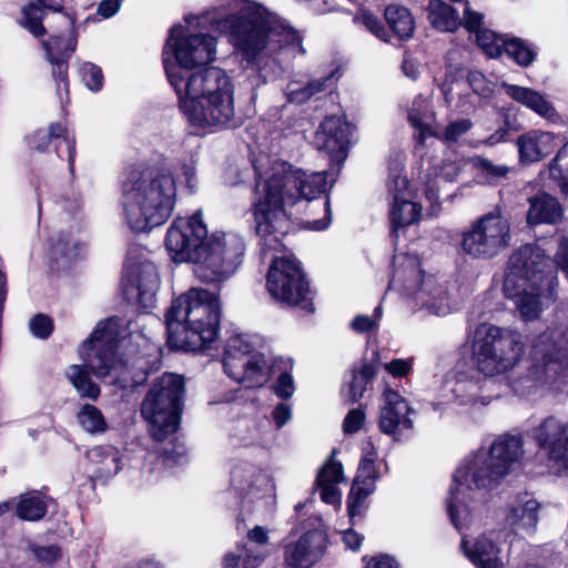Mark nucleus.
<instances>
[{"instance_id": "680f3d73", "label": "nucleus", "mask_w": 568, "mask_h": 568, "mask_svg": "<svg viewBox=\"0 0 568 568\" xmlns=\"http://www.w3.org/2000/svg\"><path fill=\"white\" fill-rule=\"evenodd\" d=\"M566 364L559 359L548 357L544 364V384L554 385L556 379L561 376L565 372Z\"/></svg>"}, {"instance_id": "4c0bfd02", "label": "nucleus", "mask_w": 568, "mask_h": 568, "mask_svg": "<svg viewBox=\"0 0 568 568\" xmlns=\"http://www.w3.org/2000/svg\"><path fill=\"white\" fill-rule=\"evenodd\" d=\"M467 51L459 47L452 48L445 55V80L440 84V91L445 98L447 104L450 103L452 97V84L457 78V75L463 71Z\"/></svg>"}, {"instance_id": "69168bd1", "label": "nucleus", "mask_w": 568, "mask_h": 568, "mask_svg": "<svg viewBox=\"0 0 568 568\" xmlns=\"http://www.w3.org/2000/svg\"><path fill=\"white\" fill-rule=\"evenodd\" d=\"M271 416L276 429H281L292 419V406L287 403L281 402L275 405Z\"/></svg>"}, {"instance_id": "5701e85b", "label": "nucleus", "mask_w": 568, "mask_h": 568, "mask_svg": "<svg viewBox=\"0 0 568 568\" xmlns=\"http://www.w3.org/2000/svg\"><path fill=\"white\" fill-rule=\"evenodd\" d=\"M537 440L557 470L568 474V423L548 417L538 428Z\"/></svg>"}, {"instance_id": "c756f323", "label": "nucleus", "mask_w": 568, "mask_h": 568, "mask_svg": "<svg viewBox=\"0 0 568 568\" xmlns=\"http://www.w3.org/2000/svg\"><path fill=\"white\" fill-rule=\"evenodd\" d=\"M460 547L476 568H504L498 557L499 549L485 536H479L471 546L466 537H463Z\"/></svg>"}, {"instance_id": "7ed1b4c3", "label": "nucleus", "mask_w": 568, "mask_h": 568, "mask_svg": "<svg viewBox=\"0 0 568 568\" xmlns=\"http://www.w3.org/2000/svg\"><path fill=\"white\" fill-rule=\"evenodd\" d=\"M120 329L121 320L118 317L99 322L79 351L84 366L68 367L67 377L81 397L94 400L100 395L99 386L92 382L85 367L103 383L121 389H132L148 379L153 362L151 354L119 357L120 343H125L124 339H120Z\"/></svg>"}, {"instance_id": "f3484780", "label": "nucleus", "mask_w": 568, "mask_h": 568, "mask_svg": "<svg viewBox=\"0 0 568 568\" xmlns=\"http://www.w3.org/2000/svg\"><path fill=\"white\" fill-rule=\"evenodd\" d=\"M486 383L485 378L470 371L446 375L437 389L438 402L432 403L433 409L438 410L440 405L450 403L470 408L487 406L493 397L485 393Z\"/></svg>"}, {"instance_id": "e433bc0d", "label": "nucleus", "mask_w": 568, "mask_h": 568, "mask_svg": "<svg viewBox=\"0 0 568 568\" xmlns=\"http://www.w3.org/2000/svg\"><path fill=\"white\" fill-rule=\"evenodd\" d=\"M384 17L392 32L399 40L406 41L413 37L415 20L407 8L389 4L385 8Z\"/></svg>"}, {"instance_id": "39448f33", "label": "nucleus", "mask_w": 568, "mask_h": 568, "mask_svg": "<svg viewBox=\"0 0 568 568\" xmlns=\"http://www.w3.org/2000/svg\"><path fill=\"white\" fill-rule=\"evenodd\" d=\"M474 368L485 377L511 372L509 386L520 396L532 388V361L526 358V345L517 329L481 323L468 335Z\"/></svg>"}, {"instance_id": "338daca9", "label": "nucleus", "mask_w": 568, "mask_h": 568, "mask_svg": "<svg viewBox=\"0 0 568 568\" xmlns=\"http://www.w3.org/2000/svg\"><path fill=\"white\" fill-rule=\"evenodd\" d=\"M88 459L98 467L102 466L106 458L114 460V447L95 446L87 452Z\"/></svg>"}, {"instance_id": "b1692460", "label": "nucleus", "mask_w": 568, "mask_h": 568, "mask_svg": "<svg viewBox=\"0 0 568 568\" xmlns=\"http://www.w3.org/2000/svg\"><path fill=\"white\" fill-rule=\"evenodd\" d=\"M231 485L241 495H257L271 497L274 485L266 471L246 462L236 463L231 471Z\"/></svg>"}, {"instance_id": "f704fd0d", "label": "nucleus", "mask_w": 568, "mask_h": 568, "mask_svg": "<svg viewBox=\"0 0 568 568\" xmlns=\"http://www.w3.org/2000/svg\"><path fill=\"white\" fill-rule=\"evenodd\" d=\"M426 11L429 23L439 31L454 32L462 24L458 12L442 0H429Z\"/></svg>"}, {"instance_id": "774afa93", "label": "nucleus", "mask_w": 568, "mask_h": 568, "mask_svg": "<svg viewBox=\"0 0 568 568\" xmlns=\"http://www.w3.org/2000/svg\"><path fill=\"white\" fill-rule=\"evenodd\" d=\"M365 568H399V565L393 557L382 554L371 558Z\"/></svg>"}, {"instance_id": "4468645a", "label": "nucleus", "mask_w": 568, "mask_h": 568, "mask_svg": "<svg viewBox=\"0 0 568 568\" xmlns=\"http://www.w3.org/2000/svg\"><path fill=\"white\" fill-rule=\"evenodd\" d=\"M511 242L510 225L500 213L490 212L463 233L462 251L473 258L490 260L506 250Z\"/></svg>"}, {"instance_id": "3c124183", "label": "nucleus", "mask_w": 568, "mask_h": 568, "mask_svg": "<svg viewBox=\"0 0 568 568\" xmlns=\"http://www.w3.org/2000/svg\"><path fill=\"white\" fill-rule=\"evenodd\" d=\"M79 72L82 81L89 90L98 92L102 89L103 73L100 67L91 62H84L81 64Z\"/></svg>"}, {"instance_id": "bb28decb", "label": "nucleus", "mask_w": 568, "mask_h": 568, "mask_svg": "<svg viewBox=\"0 0 568 568\" xmlns=\"http://www.w3.org/2000/svg\"><path fill=\"white\" fill-rule=\"evenodd\" d=\"M51 143H54V148L57 150L60 144H65L69 170L71 173H73L77 153L75 140L73 135L68 134L65 128L61 123H52L48 130H38L32 136L29 138L30 148L40 152L47 151Z\"/></svg>"}, {"instance_id": "7c9ffc66", "label": "nucleus", "mask_w": 568, "mask_h": 568, "mask_svg": "<svg viewBox=\"0 0 568 568\" xmlns=\"http://www.w3.org/2000/svg\"><path fill=\"white\" fill-rule=\"evenodd\" d=\"M68 0H34L22 9L21 24L34 37H41L45 33L42 24L44 10L61 12Z\"/></svg>"}, {"instance_id": "9b49d317", "label": "nucleus", "mask_w": 568, "mask_h": 568, "mask_svg": "<svg viewBox=\"0 0 568 568\" xmlns=\"http://www.w3.org/2000/svg\"><path fill=\"white\" fill-rule=\"evenodd\" d=\"M183 394V377L172 373L159 377L148 392L141 405V414L155 440H163L176 432Z\"/></svg>"}, {"instance_id": "c03bdc74", "label": "nucleus", "mask_w": 568, "mask_h": 568, "mask_svg": "<svg viewBox=\"0 0 568 568\" xmlns=\"http://www.w3.org/2000/svg\"><path fill=\"white\" fill-rule=\"evenodd\" d=\"M77 418L82 429L89 434H101L106 430L108 425L102 412L93 405H83Z\"/></svg>"}, {"instance_id": "a19ab883", "label": "nucleus", "mask_w": 568, "mask_h": 568, "mask_svg": "<svg viewBox=\"0 0 568 568\" xmlns=\"http://www.w3.org/2000/svg\"><path fill=\"white\" fill-rule=\"evenodd\" d=\"M555 181L561 189V192L568 196V142L557 152L545 171L539 172L541 181L546 179Z\"/></svg>"}, {"instance_id": "603ef678", "label": "nucleus", "mask_w": 568, "mask_h": 568, "mask_svg": "<svg viewBox=\"0 0 568 568\" xmlns=\"http://www.w3.org/2000/svg\"><path fill=\"white\" fill-rule=\"evenodd\" d=\"M383 316L382 305H377L374 310L373 316L357 315L351 322V328L356 333L372 332L378 328L379 321Z\"/></svg>"}, {"instance_id": "6ab92c4d", "label": "nucleus", "mask_w": 568, "mask_h": 568, "mask_svg": "<svg viewBox=\"0 0 568 568\" xmlns=\"http://www.w3.org/2000/svg\"><path fill=\"white\" fill-rule=\"evenodd\" d=\"M122 285L128 300H136L143 310L153 307L160 287L156 266L148 260L134 261L128 253Z\"/></svg>"}, {"instance_id": "864d4df0", "label": "nucleus", "mask_w": 568, "mask_h": 568, "mask_svg": "<svg viewBox=\"0 0 568 568\" xmlns=\"http://www.w3.org/2000/svg\"><path fill=\"white\" fill-rule=\"evenodd\" d=\"M560 141L550 132L535 130V161L552 153Z\"/></svg>"}, {"instance_id": "c9c22d12", "label": "nucleus", "mask_w": 568, "mask_h": 568, "mask_svg": "<svg viewBox=\"0 0 568 568\" xmlns=\"http://www.w3.org/2000/svg\"><path fill=\"white\" fill-rule=\"evenodd\" d=\"M405 160L402 154H396L388 161L386 189L388 201L412 196L409 182L404 174Z\"/></svg>"}, {"instance_id": "0e129e2a", "label": "nucleus", "mask_w": 568, "mask_h": 568, "mask_svg": "<svg viewBox=\"0 0 568 568\" xmlns=\"http://www.w3.org/2000/svg\"><path fill=\"white\" fill-rule=\"evenodd\" d=\"M384 368L394 377L407 376L413 369V358H394L385 363Z\"/></svg>"}, {"instance_id": "f257e3e1", "label": "nucleus", "mask_w": 568, "mask_h": 568, "mask_svg": "<svg viewBox=\"0 0 568 568\" xmlns=\"http://www.w3.org/2000/svg\"><path fill=\"white\" fill-rule=\"evenodd\" d=\"M185 24L170 29L163 48V67L172 88L190 78L203 75L197 69L215 59L216 39L204 30L211 28L229 37L245 68L243 90L256 103L258 92L278 79L297 54L306 53L302 37L266 8L251 0H225L224 4L201 16H186Z\"/></svg>"}, {"instance_id": "bf43d9fd", "label": "nucleus", "mask_w": 568, "mask_h": 568, "mask_svg": "<svg viewBox=\"0 0 568 568\" xmlns=\"http://www.w3.org/2000/svg\"><path fill=\"white\" fill-rule=\"evenodd\" d=\"M29 327L33 336L45 339L52 333L53 323L50 317L38 314L31 318Z\"/></svg>"}, {"instance_id": "09e8293b", "label": "nucleus", "mask_w": 568, "mask_h": 568, "mask_svg": "<svg viewBox=\"0 0 568 568\" xmlns=\"http://www.w3.org/2000/svg\"><path fill=\"white\" fill-rule=\"evenodd\" d=\"M27 549L38 562L45 565H51L61 557V548L58 545H39L28 540Z\"/></svg>"}, {"instance_id": "ddd939ff", "label": "nucleus", "mask_w": 568, "mask_h": 568, "mask_svg": "<svg viewBox=\"0 0 568 568\" xmlns=\"http://www.w3.org/2000/svg\"><path fill=\"white\" fill-rule=\"evenodd\" d=\"M270 295L287 306L313 313V293L301 263L294 256L274 257L266 276Z\"/></svg>"}, {"instance_id": "f03ea898", "label": "nucleus", "mask_w": 568, "mask_h": 568, "mask_svg": "<svg viewBox=\"0 0 568 568\" xmlns=\"http://www.w3.org/2000/svg\"><path fill=\"white\" fill-rule=\"evenodd\" d=\"M354 130L344 115H331L325 118L315 132L314 146L328 154L329 162L337 166L336 172L307 174L280 160L270 162L264 171L255 166L256 199L252 203L251 212L256 234L261 239L263 255H267L270 251H281L282 237L288 230L291 219H300L305 214L307 219L304 220V225L312 231H323L329 226V200H320L318 195L327 191V176L331 178L329 187L335 182L347 158Z\"/></svg>"}, {"instance_id": "473e14b6", "label": "nucleus", "mask_w": 568, "mask_h": 568, "mask_svg": "<svg viewBox=\"0 0 568 568\" xmlns=\"http://www.w3.org/2000/svg\"><path fill=\"white\" fill-rule=\"evenodd\" d=\"M389 221L392 234L397 236L399 229L417 223L420 219V204L410 200V196L389 201Z\"/></svg>"}, {"instance_id": "2f4dec72", "label": "nucleus", "mask_w": 568, "mask_h": 568, "mask_svg": "<svg viewBox=\"0 0 568 568\" xmlns=\"http://www.w3.org/2000/svg\"><path fill=\"white\" fill-rule=\"evenodd\" d=\"M540 248L535 245V260L539 258ZM537 261H535V266ZM557 276L552 271L545 273L535 268V317L544 308H548L555 303Z\"/></svg>"}, {"instance_id": "6e6552de", "label": "nucleus", "mask_w": 568, "mask_h": 568, "mask_svg": "<svg viewBox=\"0 0 568 568\" xmlns=\"http://www.w3.org/2000/svg\"><path fill=\"white\" fill-rule=\"evenodd\" d=\"M223 368L230 378L246 388L262 387L275 378L272 389L277 397L287 400L294 395L293 361L267 355L258 335H231L224 346Z\"/></svg>"}, {"instance_id": "4be33fe9", "label": "nucleus", "mask_w": 568, "mask_h": 568, "mask_svg": "<svg viewBox=\"0 0 568 568\" xmlns=\"http://www.w3.org/2000/svg\"><path fill=\"white\" fill-rule=\"evenodd\" d=\"M476 41L489 58L508 59L519 65H528L532 61V51L519 38H509L497 34L489 29H484L476 34Z\"/></svg>"}, {"instance_id": "412c9836", "label": "nucleus", "mask_w": 568, "mask_h": 568, "mask_svg": "<svg viewBox=\"0 0 568 568\" xmlns=\"http://www.w3.org/2000/svg\"><path fill=\"white\" fill-rule=\"evenodd\" d=\"M60 18L63 20L67 32L52 34L48 41L43 42L59 94L62 90L68 92V61L77 48V38L73 34L75 18L70 13H64Z\"/></svg>"}, {"instance_id": "58836bf2", "label": "nucleus", "mask_w": 568, "mask_h": 568, "mask_svg": "<svg viewBox=\"0 0 568 568\" xmlns=\"http://www.w3.org/2000/svg\"><path fill=\"white\" fill-rule=\"evenodd\" d=\"M446 510L452 525L462 532L477 517L475 499H449Z\"/></svg>"}, {"instance_id": "de8ad7c7", "label": "nucleus", "mask_w": 568, "mask_h": 568, "mask_svg": "<svg viewBox=\"0 0 568 568\" xmlns=\"http://www.w3.org/2000/svg\"><path fill=\"white\" fill-rule=\"evenodd\" d=\"M473 161L474 166L480 171L488 184L497 183L500 179L506 178L510 171L509 166L495 164L483 156H476Z\"/></svg>"}, {"instance_id": "6e6d98bb", "label": "nucleus", "mask_w": 568, "mask_h": 568, "mask_svg": "<svg viewBox=\"0 0 568 568\" xmlns=\"http://www.w3.org/2000/svg\"><path fill=\"white\" fill-rule=\"evenodd\" d=\"M473 128V122L469 119H459L450 122L443 132V139L446 142H457L460 136L467 133Z\"/></svg>"}, {"instance_id": "c85d7f7f", "label": "nucleus", "mask_w": 568, "mask_h": 568, "mask_svg": "<svg viewBox=\"0 0 568 568\" xmlns=\"http://www.w3.org/2000/svg\"><path fill=\"white\" fill-rule=\"evenodd\" d=\"M334 73L315 79L308 82L291 80L283 89L286 101L290 103L302 104L312 98H318L320 94L332 91L334 88Z\"/></svg>"}, {"instance_id": "5fc2aeb1", "label": "nucleus", "mask_w": 568, "mask_h": 568, "mask_svg": "<svg viewBox=\"0 0 568 568\" xmlns=\"http://www.w3.org/2000/svg\"><path fill=\"white\" fill-rule=\"evenodd\" d=\"M467 82L471 88L473 92L483 98H489L494 93L491 83L485 78V75L477 71L470 70L467 74Z\"/></svg>"}, {"instance_id": "9d476101", "label": "nucleus", "mask_w": 568, "mask_h": 568, "mask_svg": "<svg viewBox=\"0 0 568 568\" xmlns=\"http://www.w3.org/2000/svg\"><path fill=\"white\" fill-rule=\"evenodd\" d=\"M388 290L397 292L413 311H426L437 316L447 315L450 296L446 286L434 275L420 270L419 258L410 254H396Z\"/></svg>"}, {"instance_id": "ea45409f", "label": "nucleus", "mask_w": 568, "mask_h": 568, "mask_svg": "<svg viewBox=\"0 0 568 568\" xmlns=\"http://www.w3.org/2000/svg\"><path fill=\"white\" fill-rule=\"evenodd\" d=\"M564 217V207L559 201L547 193L535 196V224L555 225Z\"/></svg>"}, {"instance_id": "49530a36", "label": "nucleus", "mask_w": 568, "mask_h": 568, "mask_svg": "<svg viewBox=\"0 0 568 568\" xmlns=\"http://www.w3.org/2000/svg\"><path fill=\"white\" fill-rule=\"evenodd\" d=\"M354 22L362 24L367 31L384 42L390 41V34L383 22L367 9H359L354 16Z\"/></svg>"}, {"instance_id": "a211bd4d", "label": "nucleus", "mask_w": 568, "mask_h": 568, "mask_svg": "<svg viewBox=\"0 0 568 568\" xmlns=\"http://www.w3.org/2000/svg\"><path fill=\"white\" fill-rule=\"evenodd\" d=\"M304 532L284 547V560L291 568H312L324 555L327 530L320 516L303 524Z\"/></svg>"}, {"instance_id": "4d7b16f0", "label": "nucleus", "mask_w": 568, "mask_h": 568, "mask_svg": "<svg viewBox=\"0 0 568 568\" xmlns=\"http://www.w3.org/2000/svg\"><path fill=\"white\" fill-rule=\"evenodd\" d=\"M535 113L551 123H558L561 120L552 103L537 92H535Z\"/></svg>"}, {"instance_id": "052dcab7", "label": "nucleus", "mask_w": 568, "mask_h": 568, "mask_svg": "<svg viewBox=\"0 0 568 568\" xmlns=\"http://www.w3.org/2000/svg\"><path fill=\"white\" fill-rule=\"evenodd\" d=\"M464 27L470 32L478 34L479 31L484 30V14L473 10L469 2L465 3L463 20H460Z\"/></svg>"}, {"instance_id": "79ce46f5", "label": "nucleus", "mask_w": 568, "mask_h": 568, "mask_svg": "<svg viewBox=\"0 0 568 568\" xmlns=\"http://www.w3.org/2000/svg\"><path fill=\"white\" fill-rule=\"evenodd\" d=\"M377 374V364L364 362L358 369L353 371L352 381L348 385L345 396L352 403L357 402L367 390L368 385L374 381Z\"/></svg>"}, {"instance_id": "423d86ee", "label": "nucleus", "mask_w": 568, "mask_h": 568, "mask_svg": "<svg viewBox=\"0 0 568 568\" xmlns=\"http://www.w3.org/2000/svg\"><path fill=\"white\" fill-rule=\"evenodd\" d=\"M179 109L189 124L204 133L233 129L240 125L234 108V87L229 74L210 67L204 74L179 82L173 88Z\"/></svg>"}, {"instance_id": "a18cd8bd", "label": "nucleus", "mask_w": 568, "mask_h": 568, "mask_svg": "<svg viewBox=\"0 0 568 568\" xmlns=\"http://www.w3.org/2000/svg\"><path fill=\"white\" fill-rule=\"evenodd\" d=\"M377 479L376 469L358 467L347 497H368L375 493Z\"/></svg>"}, {"instance_id": "13d9d810", "label": "nucleus", "mask_w": 568, "mask_h": 568, "mask_svg": "<svg viewBox=\"0 0 568 568\" xmlns=\"http://www.w3.org/2000/svg\"><path fill=\"white\" fill-rule=\"evenodd\" d=\"M500 88L505 91V93L514 99L517 102L523 103L524 105L532 109V91L530 89L509 84L507 82H501Z\"/></svg>"}, {"instance_id": "a878e982", "label": "nucleus", "mask_w": 568, "mask_h": 568, "mask_svg": "<svg viewBox=\"0 0 568 568\" xmlns=\"http://www.w3.org/2000/svg\"><path fill=\"white\" fill-rule=\"evenodd\" d=\"M435 119L430 101L423 95L416 97L408 111V121L418 131L415 136L417 143L416 151L422 156L426 139L438 134Z\"/></svg>"}, {"instance_id": "1a4fd4ad", "label": "nucleus", "mask_w": 568, "mask_h": 568, "mask_svg": "<svg viewBox=\"0 0 568 568\" xmlns=\"http://www.w3.org/2000/svg\"><path fill=\"white\" fill-rule=\"evenodd\" d=\"M221 305L214 293L192 287L175 298L165 314L168 344L172 349L195 352L217 337Z\"/></svg>"}, {"instance_id": "aec40b11", "label": "nucleus", "mask_w": 568, "mask_h": 568, "mask_svg": "<svg viewBox=\"0 0 568 568\" xmlns=\"http://www.w3.org/2000/svg\"><path fill=\"white\" fill-rule=\"evenodd\" d=\"M384 404L379 410L378 428L395 442L407 440L414 430L413 416L416 414L398 392L386 388L383 393Z\"/></svg>"}, {"instance_id": "2eb2a0df", "label": "nucleus", "mask_w": 568, "mask_h": 568, "mask_svg": "<svg viewBox=\"0 0 568 568\" xmlns=\"http://www.w3.org/2000/svg\"><path fill=\"white\" fill-rule=\"evenodd\" d=\"M209 239L202 210L187 216H176L166 231L165 248L175 263L199 264Z\"/></svg>"}, {"instance_id": "cd10ccee", "label": "nucleus", "mask_w": 568, "mask_h": 568, "mask_svg": "<svg viewBox=\"0 0 568 568\" xmlns=\"http://www.w3.org/2000/svg\"><path fill=\"white\" fill-rule=\"evenodd\" d=\"M345 487H347V480L343 466L332 455L317 471L314 493H317L321 498L342 497Z\"/></svg>"}, {"instance_id": "dca6fc26", "label": "nucleus", "mask_w": 568, "mask_h": 568, "mask_svg": "<svg viewBox=\"0 0 568 568\" xmlns=\"http://www.w3.org/2000/svg\"><path fill=\"white\" fill-rule=\"evenodd\" d=\"M505 297L526 323L532 320V245L525 244L509 256L503 285Z\"/></svg>"}, {"instance_id": "72a5a7b5", "label": "nucleus", "mask_w": 568, "mask_h": 568, "mask_svg": "<svg viewBox=\"0 0 568 568\" xmlns=\"http://www.w3.org/2000/svg\"><path fill=\"white\" fill-rule=\"evenodd\" d=\"M87 253V243L71 233H59L52 239L51 255L55 261L72 262Z\"/></svg>"}, {"instance_id": "0eeeda50", "label": "nucleus", "mask_w": 568, "mask_h": 568, "mask_svg": "<svg viewBox=\"0 0 568 568\" xmlns=\"http://www.w3.org/2000/svg\"><path fill=\"white\" fill-rule=\"evenodd\" d=\"M176 200V183L170 170L135 166L121 184L122 215L134 232H148L171 216Z\"/></svg>"}, {"instance_id": "e2e57ef3", "label": "nucleus", "mask_w": 568, "mask_h": 568, "mask_svg": "<svg viewBox=\"0 0 568 568\" xmlns=\"http://www.w3.org/2000/svg\"><path fill=\"white\" fill-rule=\"evenodd\" d=\"M365 422V413L362 407L351 409L344 418L343 429L346 434L357 433Z\"/></svg>"}, {"instance_id": "393cba45", "label": "nucleus", "mask_w": 568, "mask_h": 568, "mask_svg": "<svg viewBox=\"0 0 568 568\" xmlns=\"http://www.w3.org/2000/svg\"><path fill=\"white\" fill-rule=\"evenodd\" d=\"M462 169V161L450 159L443 160L440 165L434 164L426 169L424 194L430 204L432 214L439 207L440 191L446 184L456 181Z\"/></svg>"}, {"instance_id": "20e7f679", "label": "nucleus", "mask_w": 568, "mask_h": 568, "mask_svg": "<svg viewBox=\"0 0 568 568\" xmlns=\"http://www.w3.org/2000/svg\"><path fill=\"white\" fill-rule=\"evenodd\" d=\"M528 437V428H513L464 456L452 475L450 497H470L497 490L524 467Z\"/></svg>"}, {"instance_id": "f8f14e48", "label": "nucleus", "mask_w": 568, "mask_h": 568, "mask_svg": "<svg viewBox=\"0 0 568 568\" xmlns=\"http://www.w3.org/2000/svg\"><path fill=\"white\" fill-rule=\"evenodd\" d=\"M194 273L206 283H221L235 274L245 253L244 239L234 232H213L205 242Z\"/></svg>"}, {"instance_id": "37998d69", "label": "nucleus", "mask_w": 568, "mask_h": 568, "mask_svg": "<svg viewBox=\"0 0 568 568\" xmlns=\"http://www.w3.org/2000/svg\"><path fill=\"white\" fill-rule=\"evenodd\" d=\"M266 556L265 551L248 548L245 544L224 556L223 568H256Z\"/></svg>"}, {"instance_id": "8fccbe9b", "label": "nucleus", "mask_w": 568, "mask_h": 568, "mask_svg": "<svg viewBox=\"0 0 568 568\" xmlns=\"http://www.w3.org/2000/svg\"><path fill=\"white\" fill-rule=\"evenodd\" d=\"M47 505L43 499H20L17 505V515L23 520H39L47 513Z\"/></svg>"}]
</instances>
